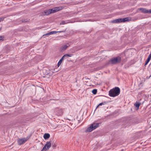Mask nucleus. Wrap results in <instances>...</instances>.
<instances>
[{
	"instance_id": "nucleus-14",
	"label": "nucleus",
	"mask_w": 151,
	"mask_h": 151,
	"mask_svg": "<svg viewBox=\"0 0 151 151\" xmlns=\"http://www.w3.org/2000/svg\"><path fill=\"white\" fill-rule=\"evenodd\" d=\"M50 137V134L48 133H45L44 134L43 137L45 139H48Z\"/></svg>"
},
{
	"instance_id": "nucleus-22",
	"label": "nucleus",
	"mask_w": 151,
	"mask_h": 151,
	"mask_svg": "<svg viewBox=\"0 0 151 151\" xmlns=\"http://www.w3.org/2000/svg\"><path fill=\"white\" fill-rule=\"evenodd\" d=\"M46 16V15H45V14H44V11H43L42 12H41L40 13V16L42 17V16Z\"/></svg>"
},
{
	"instance_id": "nucleus-32",
	"label": "nucleus",
	"mask_w": 151,
	"mask_h": 151,
	"mask_svg": "<svg viewBox=\"0 0 151 151\" xmlns=\"http://www.w3.org/2000/svg\"><path fill=\"white\" fill-rule=\"evenodd\" d=\"M131 121L132 122V121L133 120H131Z\"/></svg>"
},
{
	"instance_id": "nucleus-20",
	"label": "nucleus",
	"mask_w": 151,
	"mask_h": 151,
	"mask_svg": "<svg viewBox=\"0 0 151 151\" xmlns=\"http://www.w3.org/2000/svg\"><path fill=\"white\" fill-rule=\"evenodd\" d=\"M106 103V102H104L101 103H100L96 107V109L99 106H101L102 105H104Z\"/></svg>"
},
{
	"instance_id": "nucleus-27",
	"label": "nucleus",
	"mask_w": 151,
	"mask_h": 151,
	"mask_svg": "<svg viewBox=\"0 0 151 151\" xmlns=\"http://www.w3.org/2000/svg\"><path fill=\"white\" fill-rule=\"evenodd\" d=\"M3 37L2 36H0V41L3 40Z\"/></svg>"
},
{
	"instance_id": "nucleus-6",
	"label": "nucleus",
	"mask_w": 151,
	"mask_h": 151,
	"mask_svg": "<svg viewBox=\"0 0 151 151\" xmlns=\"http://www.w3.org/2000/svg\"><path fill=\"white\" fill-rule=\"evenodd\" d=\"M27 141L26 139L25 138L22 139H19L18 140V142L19 145H21Z\"/></svg>"
},
{
	"instance_id": "nucleus-31",
	"label": "nucleus",
	"mask_w": 151,
	"mask_h": 151,
	"mask_svg": "<svg viewBox=\"0 0 151 151\" xmlns=\"http://www.w3.org/2000/svg\"><path fill=\"white\" fill-rule=\"evenodd\" d=\"M126 52H125V54L126 53Z\"/></svg>"
},
{
	"instance_id": "nucleus-25",
	"label": "nucleus",
	"mask_w": 151,
	"mask_h": 151,
	"mask_svg": "<svg viewBox=\"0 0 151 151\" xmlns=\"http://www.w3.org/2000/svg\"><path fill=\"white\" fill-rule=\"evenodd\" d=\"M4 18H0V22L1 21H3L4 20Z\"/></svg>"
},
{
	"instance_id": "nucleus-29",
	"label": "nucleus",
	"mask_w": 151,
	"mask_h": 151,
	"mask_svg": "<svg viewBox=\"0 0 151 151\" xmlns=\"http://www.w3.org/2000/svg\"><path fill=\"white\" fill-rule=\"evenodd\" d=\"M148 13L151 14V9L149 10H148Z\"/></svg>"
},
{
	"instance_id": "nucleus-26",
	"label": "nucleus",
	"mask_w": 151,
	"mask_h": 151,
	"mask_svg": "<svg viewBox=\"0 0 151 151\" xmlns=\"http://www.w3.org/2000/svg\"><path fill=\"white\" fill-rule=\"evenodd\" d=\"M28 21L27 19H25L22 21V22H26Z\"/></svg>"
},
{
	"instance_id": "nucleus-30",
	"label": "nucleus",
	"mask_w": 151,
	"mask_h": 151,
	"mask_svg": "<svg viewBox=\"0 0 151 151\" xmlns=\"http://www.w3.org/2000/svg\"><path fill=\"white\" fill-rule=\"evenodd\" d=\"M1 28H0V30H1Z\"/></svg>"
},
{
	"instance_id": "nucleus-24",
	"label": "nucleus",
	"mask_w": 151,
	"mask_h": 151,
	"mask_svg": "<svg viewBox=\"0 0 151 151\" xmlns=\"http://www.w3.org/2000/svg\"><path fill=\"white\" fill-rule=\"evenodd\" d=\"M65 21H63L62 22L60 23V24H65Z\"/></svg>"
},
{
	"instance_id": "nucleus-18",
	"label": "nucleus",
	"mask_w": 151,
	"mask_h": 151,
	"mask_svg": "<svg viewBox=\"0 0 151 151\" xmlns=\"http://www.w3.org/2000/svg\"><path fill=\"white\" fill-rule=\"evenodd\" d=\"M67 47H68V46L67 45H64V46H63L60 48V50L61 51L67 49Z\"/></svg>"
},
{
	"instance_id": "nucleus-7",
	"label": "nucleus",
	"mask_w": 151,
	"mask_h": 151,
	"mask_svg": "<svg viewBox=\"0 0 151 151\" xmlns=\"http://www.w3.org/2000/svg\"><path fill=\"white\" fill-rule=\"evenodd\" d=\"M139 10L141 11L142 13H148V10L143 8H140L139 9Z\"/></svg>"
},
{
	"instance_id": "nucleus-13",
	"label": "nucleus",
	"mask_w": 151,
	"mask_h": 151,
	"mask_svg": "<svg viewBox=\"0 0 151 151\" xmlns=\"http://www.w3.org/2000/svg\"><path fill=\"white\" fill-rule=\"evenodd\" d=\"M45 146L47 147V149H49L51 147V143L50 142H47Z\"/></svg>"
},
{
	"instance_id": "nucleus-12",
	"label": "nucleus",
	"mask_w": 151,
	"mask_h": 151,
	"mask_svg": "<svg viewBox=\"0 0 151 151\" xmlns=\"http://www.w3.org/2000/svg\"><path fill=\"white\" fill-rule=\"evenodd\" d=\"M141 103H139L138 101H136V103L134 104V106L137 108V109H139V106L141 104Z\"/></svg>"
},
{
	"instance_id": "nucleus-11",
	"label": "nucleus",
	"mask_w": 151,
	"mask_h": 151,
	"mask_svg": "<svg viewBox=\"0 0 151 151\" xmlns=\"http://www.w3.org/2000/svg\"><path fill=\"white\" fill-rule=\"evenodd\" d=\"M151 59V53L150 54L148 57L147 59L146 60L145 62V65H146L148 62L150 61V59Z\"/></svg>"
},
{
	"instance_id": "nucleus-21",
	"label": "nucleus",
	"mask_w": 151,
	"mask_h": 151,
	"mask_svg": "<svg viewBox=\"0 0 151 151\" xmlns=\"http://www.w3.org/2000/svg\"><path fill=\"white\" fill-rule=\"evenodd\" d=\"M97 92V90L96 89H93L92 91V93L94 94H95Z\"/></svg>"
},
{
	"instance_id": "nucleus-1",
	"label": "nucleus",
	"mask_w": 151,
	"mask_h": 151,
	"mask_svg": "<svg viewBox=\"0 0 151 151\" xmlns=\"http://www.w3.org/2000/svg\"><path fill=\"white\" fill-rule=\"evenodd\" d=\"M120 92V90L119 88L116 87L111 89L109 91V95L112 97H115L118 96Z\"/></svg>"
},
{
	"instance_id": "nucleus-4",
	"label": "nucleus",
	"mask_w": 151,
	"mask_h": 151,
	"mask_svg": "<svg viewBox=\"0 0 151 151\" xmlns=\"http://www.w3.org/2000/svg\"><path fill=\"white\" fill-rule=\"evenodd\" d=\"M65 31V30L61 31H51L49 33H47L44 34L43 35V36H46V35H52V34H56L58 32L61 33V32H64Z\"/></svg>"
},
{
	"instance_id": "nucleus-10",
	"label": "nucleus",
	"mask_w": 151,
	"mask_h": 151,
	"mask_svg": "<svg viewBox=\"0 0 151 151\" xmlns=\"http://www.w3.org/2000/svg\"><path fill=\"white\" fill-rule=\"evenodd\" d=\"M94 129H93V127L92 126L91 124V126L87 128L86 130V132H91Z\"/></svg>"
},
{
	"instance_id": "nucleus-2",
	"label": "nucleus",
	"mask_w": 151,
	"mask_h": 151,
	"mask_svg": "<svg viewBox=\"0 0 151 151\" xmlns=\"http://www.w3.org/2000/svg\"><path fill=\"white\" fill-rule=\"evenodd\" d=\"M121 58L119 56L112 58L109 61L112 64H116L120 63Z\"/></svg>"
},
{
	"instance_id": "nucleus-9",
	"label": "nucleus",
	"mask_w": 151,
	"mask_h": 151,
	"mask_svg": "<svg viewBox=\"0 0 151 151\" xmlns=\"http://www.w3.org/2000/svg\"><path fill=\"white\" fill-rule=\"evenodd\" d=\"M121 20V19L120 18H119L118 19L114 20L111 21V22L112 23H120V22H120Z\"/></svg>"
},
{
	"instance_id": "nucleus-5",
	"label": "nucleus",
	"mask_w": 151,
	"mask_h": 151,
	"mask_svg": "<svg viewBox=\"0 0 151 151\" xmlns=\"http://www.w3.org/2000/svg\"><path fill=\"white\" fill-rule=\"evenodd\" d=\"M55 111L57 113L58 115L60 116L62 115L63 113V109H60L58 108H56Z\"/></svg>"
},
{
	"instance_id": "nucleus-23",
	"label": "nucleus",
	"mask_w": 151,
	"mask_h": 151,
	"mask_svg": "<svg viewBox=\"0 0 151 151\" xmlns=\"http://www.w3.org/2000/svg\"><path fill=\"white\" fill-rule=\"evenodd\" d=\"M46 147H47L45 145L44 146V147H43L42 149V150L41 151H42L43 150H45V151H46V150H47V149L46 148Z\"/></svg>"
},
{
	"instance_id": "nucleus-28",
	"label": "nucleus",
	"mask_w": 151,
	"mask_h": 151,
	"mask_svg": "<svg viewBox=\"0 0 151 151\" xmlns=\"http://www.w3.org/2000/svg\"><path fill=\"white\" fill-rule=\"evenodd\" d=\"M143 86V83H140L139 85V86Z\"/></svg>"
},
{
	"instance_id": "nucleus-15",
	"label": "nucleus",
	"mask_w": 151,
	"mask_h": 151,
	"mask_svg": "<svg viewBox=\"0 0 151 151\" xmlns=\"http://www.w3.org/2000/svg\"><path fill=\"white\" fill-rule=\"evenodd\" d=\"M44 14L46 16H47L50 14L49 9L45 10L44 11Z\"/></svg>"
},
{
	"instance_id": "nucleus-19",
	"label": "nucleus",
	"mask_w": 151,
	"mask_h": 151,
	"mask_svg": "<svg viewBox=\"0 0 151 151\" xmlns=\"http://www.w3.org/2000/svg\"><path fill=\"white\" fill-rule=\"evenodd\" d=\"M73 55L72 54H65L63 56V57H64V58L67 57H71Z\"/></svg>"
},
{
	"instance_id": "nucleus-17",
	"label": "nucleus",
	"mask_w": 151,
	"mask_h": 151,
	"mask_svg": "<svg viewBox=\"0 0 151 151\" xmlns=\"http://www.w3.org/2000/svg\"><path fill=\"white\" fill-rule=\"evenodd\" d=\"M64 58V57H63V56L59 60V61L58 62V67H59L60 66L61 63H62L63 60V59Z\"/></svg>"
},
{
	"instance_id": "nucleus-8",
	"label": "nucleus",
	"mask_w": 151,
	"mask_h": 151,
	"mask_svg": "<svg viewBox=\"0 0 151 151\" xmlns=\"http://www.w3.org/2000/svg\"><path fill=\"white\" fill-rule=\"evenodd\" d=\"M100 123H93L91 124L93 127V129H94L97 128L99 126V124Z\"/></svg>"
},
{
	"instance_id": "nucleus-16",
	"label": "nucleus",
	"mask_w": 151,
	"mask_h": 151,
	"mask_svg": "<svg viewBox=\"0 0 151 151\" xmlns=\"http://www.w3.org/2000/svg\"><path fill=\"white\" fill-rule=\"evenodd\" d=\"M121 20L120 22H125L126 21H127L129 20L128 17H126L124 18H120Z\"/></svg>"
},
{
	"instance_id": "nucleus-3",
	"label": "nucleus",
	"mask_w": 151,
	"mask_h": 151,
	"mask_svg": "<svg viewBox=\"0 0 151 151\" xmlns=\"http://www.w3.org/2000/svg\"><path fill=\"white\" fill-rule=\"evenodd\" d=\"M62 9V7H55L52 9H49L50 14L56 12Z\"/></svg>"
}]
</instances>
